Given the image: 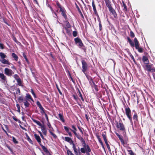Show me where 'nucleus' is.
Here are the masks:
<instances>
[{"instance_id":"774afa93","label":"nucleus","mask_w":155,"mask_h":155,"mask_svg":"<svg viewBox=\"0 0 155 155\" xmlns=\"http://www.w3.org/2000/svg\"><path fill=\"white\" fill-rule=\"evenodd\" d=\"M49 128H50L51 127V125L50 124V123L48 122V123L47 124Z\"/></svg>"},{"instance_id":"e2e57ef3","label":"nucleus","mask_w":155,"mask_h":155,"mask_svg":"<svg viewBox=\"0 0 155 155\" xmlns=\"http://www.w3.org/2000/svg\"><path fill=\"white\" fill-rule=\"evenodd\" d=\"M44 115H45V117L46 118L47 120L48 121V119L47 115V114H44Z\"/></svg>"},{"instance_id":"9b49d317","label":"nucleus","mask_w":155,"mask_h":155,"mask_svg":"<svg viewBox=\"0 0 155 155\" xmlns=\"http://www.w3.org/2000/svg\"><path fill=\"white\" fill-rule=\"evenodd\" d=\"M0 61L3 64H9V62L8 61V60L5 59V58L0 59Z\"/></svg>"},{"instance_id":"5fc2aeb1","label":"nucleus","mask_w":155,"mask_h":155,"mask_svg":"<svg viewBox=\"0 0 155 155\" xmlns=\"http://www.w3.org/2000/svg\"><path fill=\"white\" fill-rule=\"evenodd\" d=\"M99 28H100V30H101V28H102V25H101V22H100H100H99Z\"/></svg>"},{"instance_id":"c9c22d12","label":"nucleus","mask_w":155,"mask_h":155,"mask_svg":"<svg viewBox=\"0 0 155 155\" xmlns=\"http://www.w3.org/2000/svg\"><path fill=\"white\" fill-rule=\"evenodd\" d=\"M128 152H129V153L130 155H134V152L132 151V150H128Z\"/></svg>"},{"instance_id":"49530a36","label":"nucleus","mask_w":155,"mask_h":155,"mask_svg":"<svg viewBox=\"0 0 155 155\" xmlns=\"http://www.w3.org/2000/svg\"><path fill=\"white\" fill-rule=\"evenodd\" d=\"M64 129L67 132H68V131H69V128L67 127L64 126Z\"/></svg>"},{"instance_id":"4468645a","label":"nucleus","mask_w":155,"mask_h":155,"mask_svg":"<svg viewBox=\"0 0 155 155\" xmlns=\"http://www.w3.org/2000/svg\"><path fill=\"white\" fill-rule=\"evenodd\" d=\"M142 60L146 64H148V59L147 58L146 56H143V57Z\"/></svg>"},{"instance_id":"0e129e2a","label":"nucleus","mask_w":155,"mask_h":155,"mask_svg":"<svg viewBox=\"0 0 155 155\" xmlns=\"http://www.w3.org/2000/svg\"><path fill=\"white\" fill-rule=\"evenodd\" d=\"M130 57H131V58L132 59V60L134 61V62H135V60L134 58V57L133 56L131 55H130Z\"/></svg>"},{"instance_id":"b1692460","label":"nucleus","mask_w":155,"mask_h":155,"mask_svg":"<svg viewBox=\"0 0 155 155\" xmlns=\"http://www.w3.org/2000/svg\"><path fill=\"white\" fill-rule=\"evenodd\" d=\"M85 151L88 152H90L91 151V150L88 145H87L85 147Z\"/></svg>"},{"instance_id":"58836bf2","label":"nucleus","mask_w":155,"mask_h":155,"mask_svg":"<svg viewBox=\"0 0 155 155\" xmlns=\"http://www.w3.org/2000/svg\"><path fill=\"white\" fill-rule=\"evenodd\" d=\"M81 151L82 153H85L86 152L85 149L84 148H81Z\"/></svg>"},{"instance_id":"3c124183","label":"nucleus","mask_w":155,"mask_h":155,"mask_svg":"<svg viewBox=\"0 0 155 155\" xmlns=\"http://www.w3.org/2000/svg\"><path fill=\"white\" fill-rule=\"evenodd\" d=\"M79 96L81 97V98L83 101H84V99L82 97V94L80 91L79 92Z\"/></svg>"},{"instance_id":"39448f33","label":"nucleus","mask_w":155,"mask_h":155,"mask_svg":"<svg viewBox=\"0 0 155 155\" xmlns=\"http://www.w3.org/2000/svg\"><path fill=\"white\" fill-rule=\"evenodd\" d=\"M81 62L82 65V71L84 72H85L87 68V64L85 61L83 60Z\"/></svg>"},{"instance_id":"7c9ffc66","label":"nucleus","mask_w":155,"mask_h":155,"mask_svg":"<svg viewBox=\"0 0 155 155\" xmlns=\"http://www.w3.org/2000/svg\"><path fill=\"white\" fill-rule=\"evenodd\" d=\"M13 77L16 80H17L18 79L20 78H19L18 75L17 74L14 75L13 76Z\"/></svg>"},{"instance_id":"052dcab7","label":"nucleus","mask_w":155,"mask_h":155,"mask_svg":"<svg viewBox=\"0 0 155 155\" xmlns=\"http://www.w3.org/2000/svg\"><path fill=\"white\" fill-rule=\"evenodd\" d=\"M20 127H21V128L22 129H23V130H25V131H26V129H25V128H24V127H23L22 126H21V125H20Z\"/></svg>"},{"instance_id":"4c0bfd02","label":"nucleus","mask_w":155,"mask_h":155,"mask_svg":"<svg viewBox=\"0 0 155 155\" xmlns=\"http://www.w3.org/2000/svg\"><path fill=\"white\" fill-rule=\"evenodd\" d=\"M24 104L26 107H28L29 105V104L28 102H24Z\"/></svg>"},{"instance_id":"4d7b16f0","label":"nucleus","mask_w":155,"mask_h":155,"mask_svg":"<svg viewBox=\"0 0 155 155\" xmlns=\"http://www.w3.org/2000/svg\"><path fill=\"white\" fill-rule=\"evenodd\" d=\"M39 133H40V136L42 138V139H44V137L43 136V135H42V134H41V133L40 131H39Z\"/></svg>"},{"instance_id":"864d4df0","label":"nucleus","mask_w":155,"mask_h":155,"mask_svg":"<svg viewBox=\"0 0 155 155\" xmlns=\"http://www.w3.org/2000/svg\"><path fill=\"white\" fill-rule=\"evenodd\" d=\"M31 92L32 93V94L35 97H36L35 94L33 90L32 89H31Z\"/></svg>"},{"instance_id":"bb28decb","label":"nucleus","mask_w":155,"mask_h":155,"mask_svg":"<svg viewBox=\"0 0 155 155\" xmlns=\"http://www.w3.org/2000/svg\"><path fill=\"white\" fill-rule=\"evenodd\" d=\"M77 8L78 9V10L79 11V12L81 16V17L83 18H84L83 15L80 9L79 8V7L78 6H77Z\"/></svg>"},{"instance_id":"a18cd8bd","label":"nucleus","mask_w":155,"mask_h":155,"mask_svg":"<svg viewBox=\"0 0 155 155\" xmlns=\"http://www.w3.org/2000/svg\"><path fill=\"white\" fill-rule=\"evenodd\" d=\"M73 35L74 37H76L77 35V32L76 31H74L73 32Z\"/></svg>"},{"instance_id":"20e7f679","label":"nucleus","mask_w":155,"mask_h":155,"mask_svg":"<svg viewBox=\"0 0 155 155\" xmlns=\"http://www.w3.org/2000/svg\"><path fill=\"white\" fill-rule=\"evenodd\" d=\"M126 114L129 118L130 121H132V119L131 115V111L129 108H126L125 109Z\"/></svg>"},{"instance_id":"a211bd4d","label":"nucleus","mask_w":155,"mask_h":155,"mask_svg":"<svg viewBox=\"0 0 155 155\" xmlns=\"http://www.w3.org/2000/svg\"><path fill=\"white\" fill-rule=\"evenodd\" d=\"M0 56L2 59L5 58L6 57V56L3 53L0 52Z\"/></svg>"},{"instance_id":"e433bc0d","label":"nucleus","mask_w":155,"mask_h":155,"mask_svg":"<svg viewBox=\"0 0 155 155\" xmlns=\"http://www.w3.org/2000/svg\"><path fill=\"white\" fill-rule=\"evenodd\" d=\"M133 118L134 119L137 120V114H134L133 117Z\"/></svg>"},{"instance_id":"13d9d810","label":"nucleus","mask_w":155,"mask_h":155,"mask_svg":"<svg viewBox=\"0 0 155 155\" xmlns=\"http://www.w3.org/2000/svg\"><path fill=\"white\" fill-rule=\"evenodd\" d=\"M71 130L74 133V134L75 135V136H76L77 134H77V133L76 132L75 130H72L71 129Z\"/></svg>"},{"instance_id":"8fccbe9b","label":"nucleus","mask_w":155,"mask_h":155,"mask_svg":"<svg viewBox=\"0 0 155 155\" xmlns=\"http://www.w3.org/2000/svg\"><path fill=\"white\" fill-rule=\"evenodd\" d=\"M17 107L18 108V111L20 112V106L19 104H17L16 105Z\"/></svg>"},{"instance_id":"5701e85b","label":"nucleus","mask_w":155,"mask_h":155,"mask_svg":"<svg viewBox=\"0 0 155 155\" xmlns=\"http://www.w3.org/2000/svg\"><path fill=\"white\" fill-rule=\"evenodd\" d=\"M26 97L27 99V100L28 99H30L32 101H33V100L32 98L31 95L28 94H27L26 96Z\"/></svg>"},{"instance_id":"1a4fd4ad","label":"nucleus","mask_w":155,"mask_h":155,"mask_svg":"<svg viewBox=\"0 0 155 155\" xmlns=\"http://www.w3.org/2000/svg\"><path fill=\"white\" fill-rule=\"evenodd\" d=\"M73 149L74 150V153H75V154L76 155H78V151H79V147H78V150L75 147V145H74V143H73ZM79 153H80V152L79 151Z\"/></svg>"},{"instance_id":"ddd939ff","label":"nucleus","mask_w":155,"mask_h":155,"mask_svg":"<svg viewBox=\"0 0 155 155\" xmlns=\"http://www.w3.org/2000/svg\"><path fill=\"white\" fill-rule=\"evenodd\" d=\"M0 78H1L2 80L5 81L6 80V76L4 75L3 73H0Z\"/></svg>"},{"instance_id":"423d86ee","label":"nucleus","mask_w":155,"mask_h":155,"mask_svg":"<svg viewBox=\"0 0 155 155\" xmlns=\"http://www.w3.org/2000/svg\"><path fill=\"white\" fill-rule=\"evenodd\" d=\"M108 7L109 8V11L112 13L114 17L116 18H117V15L114 10L112 8L111 6L107 4Z\"/></svg>"},{"instance_id":"338daca9","label":"nucleus","mask_w":155,"mask_h":155,"mask_svg":"<svg viewBox=\"0 0 155 155\" xmlns=\"http://www.w3.org/2000/svg\"><path fill=\"white\" fill-rule=\"evenodd\" d=\"M116 135H117L118 137L119 138V139L120 140H121L122 139L120 137V136L117 133L116 134Z\"/></svg>"},{"instance_id":"412c9836","label":"nucleus","mask_w":155,"mask_h":155,"mask_svg":"<svg viewBox=\"0 0 155 155\" xmlns=\"http://www.w3.org/2000/svg\"><path fill=\"white\" fill-rule=\"evenodd\" d=\"M12 56L15 59V60H17L18 57L17 56L15 53H12Z\"/></svg>"},{"instance_id":"6e6552de","label":"nucleus","mask_w":155,"mask_h":155,"mask_svg":"<svg viewBox=\"0 0 155 155\" xmlns=\"http://www.w3.org/2000/svg\"><path fill=\"white\" fill-rule=\"evenodd\" d=\"M41 127V131L43 132V134L45 135H46L47 130H46V128L45 126L44 125H42Z\"/></svg>"},{"instance_id":"f704fd0d","label":"nucleus","mask_w":155,"mask_h":155,"mask_svg":"<svg viewBox=\"0 0 155 155\" xmlns=\"http://www.w3.org/2000/svg\"><path fill=\"white\" fill-rule=\"evenodd\" d=\"M12 140L14 143H17L18 142L16 140V139L13 137H12Z\"/></svg>"},{"instance_id":"aec40b11","label":"nucleus","mask_w":155,"mask_h":155,"mask_svg":"<svg viewBox=\"0 0 155 155\" xmlns=\"http://www.w3.org/2000/svg\"><path fill=\"white\" fill-rule=\"evenodd\" d=\"M33 121L36 123L37 125H38L39 126H40V127H41L42 125L40 123V122L36 120L35 119L33 120Z\"/></svg>"},{"instance_id":"a19ab883","label":"nucleus","mask_w":155,"mask_h":155,"mask_svg":"<svg viewBox=\"0 0 155 155\" xmlns=\"http://www.w3.org/2000/svg\"><path fill=\"white\" fill-rule=\"evenodd\" d=\"M41 111V113L42 114H46L44 111V108H43V107H42V109L41 108L40 109Z\"/></svg>"},{"instance_id":"a878e982","label":"nucleus","mask_w":155,"mask_h":155,"mask_svg":"<svg viewBox=\"0 0 155 155\" xmlns=\"http://www.w3.org/2000/svg\"><path fill=\"white\" fill-rule=\"evenodd\" d=\"M26 137H27V140H28V141L30 143H32V141L31 140V139L30 138V137H29L28 136V134H26Z\"/></svg>"},{"instance_id":"bf43d9fd","label":"nucleus","mask_w":155,"mask_h":155,"mask_svg":"<svg viewBox=\"0 0 155 155\" xmlns=\"http://www.w3.org/2000/svg\"><path fill=\"white\" fill-rule=\"evenodd\" d=\"M85 117L86 119H87V120L88 121L89 120V118H88V117L87 114H85Z\"/></svg>"},{"instance_id":"de8ad7c7","label":"nucleus","mask_w":155,"mask_h":155,"mask_svg":"<svg viewBox=\"0 0 155 155\" xmlns=\"http://www.w3.org/2000/svg\"><path fill=\"white\" fill-rule=\"evenodd\" d=\"M23 57H24V58H25V59L26 61H28V59L26 57V56L25 55V54H24V53H23Z\"/></svg>"},{"instance_id":"09e8293b","label":"nucleus","mask_w":155,"mask_h":155,"mask_svg":"<svg viewBox=\"0 0 155 155\" xmlns=\"http://www.w3.org/2000/svg\"><path fill=\"white\" fill-rule=\"evenodd\" d=\"M131 45L132 46H134V44L133 42L132 41H130L129 42Z\"/></svg>"},{"instance_id":"680f3d73","label":"nucleus","mask_w":155,"mask_h":155,"mask_svg":"<svg viewBox=\"0 0 155 155\" xmlns=\"http://www.w3.org/2000/svg\"><path fill=\"white\" fill-rule=\"evenodd\" d=\"M72 127L74 130H75V131L77 130L76 128V127H75V126H74L72 125Z\"/></svg>"},{"instance_id":"473e14b6","label":"nucleus","mask_w":155,"mask_h":155,"mask_svg":"<svg viewBox=\"0 0 155 155\" xmlns=\"http://www.w3.org/2000/svg\"><path fill=\"white\" fill-rule=\"evenodd\" d=\"M18 100L20 102H22L24 100V99L22 97H19Z\"/></svg>"},{"instance_id":"6e6d98bb","label":"nucleus","mask_w":155,"mask_h":155,"mask_svg":"<svg viewBox=\"0 0 155 155\" xmlns=\"http://www.w3.org/2000/svg\"><path fill=\"white\" fill-rule=\"evenodd\" d=\"M42 148L45 151H46L47 150V149H46V148L44 146H42Z\"/></svg>"},{"instance_id":"c756f323","label":"nucleus","mask_w":155,"mask_h":155,"mask_svg":"<svg viewBox=\"0 0 155 155\" xmlns=\"http://www.w3.org/2000/svg\"><path fill=\"white\" fill-rule=\"evenodd\" d=\"M136 48L138 50L139 52L140 53L143 52V49L142 48L139 47L138 48Z\"/></svg>"},{"instance_id":"0eeeda50","label":"nucleus","mask_w":155,"mask_h":155,"mask_svg":"<svg viewBox=\"0 0 155 155\" xmlns=\"http://www.w3.org/2000/svg\"><path fill=\"white\" fill-rule=\"evenodd\" d=\"M74 41L76 44H78V45L82 47L83 45V43L81 40L79 38H77L74 39Z\"/></svg>"},{"instance_id":"79ce46f5","label":"nucleus","mask_w":155,"mask_h":155,"mask_svg":"<svg viewBox=\"0 0 155 155\" xmlns=\"http://www.w3.org/2000/svg\"><path fill=\"white\" fill-rule=\"evenodd\" d=\"M62 15L65 18H67V16L65 14L64 11L62 12Z\"/></svg>"},{"instance_id":"6ab92c4d","label":"nucleus","mask_w":155,"mask_h":155,"mask_svg":"<svg viewBox=\"0 0 155 155\" xmlns=\"http://www.w3.org/2000/svg\"><path fill=\"white\" fill-rule=\"evenodd\" d=\"M65 140L67 141H68V142L69 143H71V142H72V141L71 139V138L68 137H65Z\"/></svg>"},{"instance_id":"7ed1b4c3","label":"nucleus","mask_w":155,"mask_h":155,"mask_svg":"<svg viewBox=\"0 0 155 155\" xmlns=\"http://www.w3.org/2000/svg\"><path fill=\"white\" fill-rule=\"evenodd\" d=\"M117 127L118 129L120 130L123 131L125 130V128L122 123L117 122Z\"/></svg>"},{"instance_id":"f03ea898","label":"nucleus","mask_w":155,"mask_h":155,"mask_svg":"<svg viewBox=\"0 0 155 155\" xmlns=\"http://www.w3.org/2000/svg\"><path fill=\"white\" fill-rule=\"evenodd\" d=\"M4 73L6 75L10 76L14 74V72L11 69L6 68L4 70Z\"/></svg>"},{"instance_id":"cd10ccee","label":"nucleus","mask_w":155,"mask_h":155,"mask_svg":"<svg viewBox=\"0 0 155 155\" xmlns=\"http://www.w3.org/2000/svg\"><path fill=\"white\" fill-rule=\"evenodd\" d=\"M102 136L103 138V139L105 141V142H107V139L106 138L105 135L104 134H102Z\"/></svg>"},{"instance_id":"2f4dec72","label":"nucleus","mask_w":155,"mask_h":155,"mask_svg":"<svg viewBox=\"0 0 155 155\" xmlns=\"http://www.w3.org/2000/svg\"><path fill=\"white\" fill-rule=\"evenodd\" d=\"M105 143L107 145V147L108 150H109L110 151H111V150H110L109 145L108 144L107 142H105Z\"/></svg>"},{"instance_id":"9d476101","label":"nucleus","mask_w":155,"mask_h":155,"mask_svg":"<svg viewBox=\"0 0 155 155\" xmlns=\"http://www.w3.org/2000/svg\"><path fill=\"white\" fill-rule=\"evenodd\" d=\"M34 137L38 143H41V139L39 136L35 134H34Z\"/></svg>"},{"instance_id":"f257e3e1","label":"nucleus","mask_w":155,"mask_h":155,"mask_svg":"<svg viewBox=\"0 0 155 155\" xmlns=\"http://www.w3.org/2000/svg\"><path fill=\"white\" fill-rule=\"evenodd\" d=\"M143 68L145 70L149 72H155V68L152 64H146L143 66Z\"/></svg>"},{"instance_id":"f8f14e48","label":"nucleus","mask_w":155,"mask_h":155,"mask_svg":"<svg viewBox=\"0 0 155 155\" xmlns=\"http://www.w3.org/2000/svg\"><path fill=\"white\" fill-rule=\"evenodd\" d=\"M76 137L78 139L80 140L82 142H84V140L83 138L81 136V135L78 134L76 136Z\"/></svg>"},{"instance_id":"2eb2a0df","label":"nucleus","mask_w":155,"mask_h":155,"mask_svg":"<svg viewBox=\"0 0 155 155\" xmlns=\"http://www.w3.org/2000/svg\"><path fill=\"white\" fill-rule=\"evenodd\" d=\"M134 43L136 48H138L139 47V43L136 38H134Z\"/></svg>"},{"instance_id":"37998d69","label":"nucleus","mask_w":155,"mask_h":155,"mask_svg":"<svg viewBox=\"0 0 155 155\" xmlns=\"http://www.w3.org/2000/svg\"><path fill=\"white\" fill-rule=\"evenodd\" d=\"M56 86L59 92V93L61 95H62V93L61 92V91L60 89L58 88V87L57 85H56Z\"/></svg>"},{"instance_id":"603ef678","label":"nucleus","mask_w":155,"mask_h":155,"mask_svg":"<svg viewBox=\"0 0 155 155\" xmlns=\"http://www.w3.org/2000/svg\"><path fill=\"white\" fill-rule=\"evenodd\" d=\"M0 47L2 49H3L4 48L3 45L2 44L0 43Z\"/></svg>"},{"instance_id":"393cba45","label":"nucleus","mask_w":155,"mask_h":155,"mask_svg":"<svg viewBox=\"0 0 155 155\" xmlns=\"http://www.w3.org/2000/svg\"><path fill=\"white\" fill-rule=\"evenodd\" d=\"M36 104L38 106V107H39V108L40 109L41 108L42 109V106L41 105L40 102L38 101L36 102Z\"/></svg>"},{"instance_id":"dca6fc26","label":"nucleus","mask_w":155,"mask_h":155,"mask_svg":"<svg viewBox=\"0 0 155 155\" xmlns=\"http://www.w3.org/2000/svg\"><path fill=\"white\" fill-rule=\"evenodd\" d=\"M92 6L93 7V10H94L95 14H97V11L96 10L95 5L93 2L92 3Z\"/></svg>"},{"instance_id":"f3484780","label":"nucleus","mask_w":155,"mask_h":155,"mask_svg":"<svg viewBox=\"0 0 155 155\" xmlns=\"http://www.w3.org/2000/svg\"><path fill=\"white\" fill-rule=\"evenodd\" d=\"M58 116L60 120L63 122H64V119L63 115L61 114H58Z\"/></svg>"},{"instance_id":"c85d7f7f","label":"nucleus","mask_w":155,"mask_h":155,"mask_svg":"<svg viewBox=\"0 0 155 155\" xmlns=\"http://www.w3.org/2000/svg\"><path fill=\"white\" fill-rule=\"evenodd\" d=\"M49 132L51 134V135L53 136V137L54 138H56L57 136L55 134H54L53 132H52L51 130H49Z\"/></svg>"},{"instance_id":"4be33fe9","label":"nucleus","mask_w":155,"mask_h":155,"mask_svg":"<svg viewBox=\"0 0 155 155\" xmlns=\"http://www.w3.org/2000/svg\"><path fill=\"white\" fill-rule=\"evenodd\" d=\"M16 81L18 83V84L20 86H22V81L20 78L18 79Z\"/></svg>"},{"instance_id":"c03bdc74","label":"nucleus","mask_w":155,"mask_h":155,"mask_svg":"<svg viewBox=\"0 0 155 155\" xmlns=\"http://www.w3.org/2000/svg\"><path fill=\"white\" fill-rule=\"evenodd\" d=\"M98 140L99 141V142L103 146V143L102 142V141L100 137H98Z\"/></svg>"},{"instance_id":"72a5a7b5","label":"nucleus","mask_w":155,"mask_h":155,"mask_svg":"<svg viewBox=\"0 0 155 155\" xmlns=\"http://www.w3.org/2000/svg\"><path fill=\"white\" fill-rule=\"evenodd\" d=\"M67 152L68 155H74L72 153L71 151L69 150H67Z\"/></svg>"},{"instance_id":"ea45409f","label":"nucleus","mask_w":155,"mask_h":155,"mask_svg":"<svg viewBox=\"0 0 155 155\" xmlns=\"http://www.w3.org/2000/svg\"><path fill=\"white\" fill-rule=\"evenodd\" d=\"M130 36L132 38H133L134 36V34L132 31L130 32Z\"/></svg>"},{"instance_id":"69168bd1","label":"nucleus","mask_w":155,"mask_h":155,"mask_svg":"<svg viewBox=\"0 0 155 155\" xmlns=\"http://www.w3.org/2000/svg\"><path fill=\"white\" fill-rule=\"evenodd\" d=\"M60 8V11L61 12H62L64 11V9L63 8H62L61 7V8Z\"/></svg>"}]
</instances>
